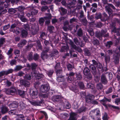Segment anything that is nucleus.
Segmentation results:
<instances>
[{
  "instance_id": "f257e3e1",
  "label": "nucleus",
  "mask_w": 120,
  "mask_h": 120,
  "mask_svg": "<svg viewBox=\"0 0 120 120\" xmlns=\"http://www.w3.org/2000/svg\"><path fill=\"white\" fill-rule=\"evenodd\" d=\"M109 7H111L113 9H115L116 8L114 6L111 4H108L107 5L105 6V8L106 11H107L108 14L110 15L112 14L113 11L112 9L110 8Z\"/></svg>"
},
{
  "instance_id": "f03ea898",
  "label": "nucleus",
  "mask_w": 120,
  "mask_h": 120,
  "mask_svg": "<svg viewBox=\"0 0 120 120\" xmlns=\"http://www.w3.org/2000/svg\"><path fill=\"white\" fill-rule=\"evenodd\" d=\"M32 74V76L33 77H34V76L35 77V78L38 79V80H40V79H41L44 77V76L42 74H39L38 72H37L36 71L33 72Z\"/></svg>"
},
{
  "instance_id": "7ed1b4c3",
  "label": "nucleus",
  "mask_w": 120,
  "mask_h": 120,
  "mask_svg": "<svg viewBox=\"0 0 120 120\" xmlns=\"http://www.w3.org/2000/svg\"><path fill=\"white\" fill-rule=\"evenodd\" d=\"M50 88L48 85H42L41 86L40 91L42 92H46Z\"/></svg>"
},
{
  "instance_id": "20e7f679",
  "label": "nucleus",
  "mask_w": 120,
  "mask_h": 120,
  "mask_svg": "<svg viewBox=\"0 0 120 120\" xmlns=\"http://www.w3.org/2000/svg\"><path fill=\"white\" fill-rule=\"evenodd\" d=\"M52 100L54 102H55L59 101L61 102L60 101L62 100V101L64 102L65 100L63 99L61 96H54Z\"/></svg>"
},
{
  "instance_id": "39448f33",
  "label": "nucleus",
  "mask_w": 120,
  "mask_h": 120,
  "mask_svg": "<svg viewBox=\"0 0 120 120\" xmlns=\"http://www.w3.org/2000/svg\"><path fill=\"white\" fill-rule=\"evenodd\" d=\"M76 3V1H73L71 3H69L67 4L66 7L68 8H74L75 6L74 5Z\"/></svg>"
},
{
  "instance_id": "423d86ee",
  "label": "nucleus",
  "mask_w": 120,
  "mask_h": 120,
  "mask_svg": "<svg viewBox=\"0 0 120 120\" xmlns=\"http://www.w3.org/2000/svg\"><path fill=\"white\" fill-rule=\"evenodd\" d=\"M13 70L12 69H9L8 71H3L0 72V76H1L4 75H7L11 73Z\"/></svg>"
},
{
  "instance_id": "0eeeda50",
  "label": "nucleus",
  "mask_w": 120,
  "mask_h": 120,
  "mask_svg": "<svg viewBox=\"0 0 120 120\" xmlns=\"http://www.w3.org/2000/svg\"><path fill=\"white\" fill-rule=\"evenodd\" d=\"M94 98V96L93 95L91 94L87 96L86 98V101L87 103H90Z\"/></svg>"
},
{
  "instance_id": "6e6552de",
  "label": "nucleus",
  "mask_w": 120,
  "mask_h": 120,
  "mask_svg": "<svg viewBox=\"0 0 120 120\" xmlns=\"http://www.w3.org/2000/svg\"><path fill=\"white\" fill-rule=\"evenodd\" d=\"M84 74L86 76L89 75L90 77V79L91 78V76L90 75V71L89 69L88 68H85L83 70Z\"/></svg>"
},
{
  "instance_id": "1a4fd4ad",
  "label": "nucleus",
  "mask_w": 120,
  "mask_h": 120,
  "mask_svg": "<svg viewBox=\"0 0 120 120\" xmlns=\"http://www.w3.org/2000/svg\"><path fill=\"white\" fill-rule=\"evenodd\" d=\"M76 114L74 112H71L70 114V117L68 120H76Z\"/></svg>"
},
{
  "instance_id": "9d476101",
  "label": "nucleus",
  "mask_w": 120,
  "mask_h": 120,
  "mask_svg": "<svg viewBox=\"0 0 120 120\" xmlns=\"http://www.w3.org/2000/svg\"><path fill=\"white\" fill-rule=\"evenodd\" d=\"M20 82L21 85H23L25 87H27L30 86L29 82L25 80H21L20 81Z\"/></svg>"
},
{
  "instance_id": "9b49d317",
  "label": "nucleus",
  "mask_w": 120,
  "mask_h": 120,
  "mask_svg": "<svg viewBox=\"0 0 120 120\" xmlns=\"http://www.w3.org/2000/svg\"><path fill=\"white\" fill-rule=\"evenodd\" d=\"M90 114L93 115H96L100 116V111L99 109H97L91 111L90 113Z\"/></svg>"
},
{
  "instance_id": "f8f14e48",
  "label": "nucleus",
  "mask_w": 120,
  "mask_h": 120,
  "mask_svg": "<svg viewBox=\"0 0 120 120\" xmlns=\"http://www.w3.org/2000/svg\"><path fill=\"white\" fill-rule=\"evenodd\" d=\"M120 55V53H118L117 54H114L113 59L114 62L116 64H118L119 63V56Z\"/></svg>"
},
{
  "instance_id": "ddd939ff",
  "label": "nucleus",
  "mask_w": 120,
  "mask_h": 120,
  "mask_svg": "<svg viewBox=\"0 0 120 120\" xmlns=\"http://www.w3.org/2000/svg\"><path fill=\"white\" fill-rule=\"evenodd\" d=\"M74 74V73L73 72H71L69 74H66L67 76H68V81L69 83L71 82L72 81H73L71 78V77L73 76Z\"/></svg>"
},
{
  "instance_id": "4468645a",
  "label": "nucleus",
  "mask_w": 120,
  "mask_h": 120,
  "mask_svg": "<svg viewBox=\"0 0 120 120\" xmlns=\"http://www.w3.org/2000/svg\"><path fill=\"white\" fill-rule=\"evenodd\" d=\"M111 99H107L106 98H104L103 99L100 101L101 103L105 106L106 108L107 107V106L106 103L107 101L110 102Z\"/></svg>"
},
{
  "instance_id": "2eb2a0df",
  "label": "nucleus",
  "mask_w": 120,
  "mask_h": 120,
  "mask_svg": "<svg viewBox=\"0 0 120 120\" xmlns=\"http://www.w3.org/2000/svg\"><path fill=\"white\" fill-rule=\"evenodd\" d=\"M49 50V49L45 51H43L42 53L41 54V57L43 60L46 59L47 57V55L46 54V53Z\"/></svg>"
},
{
  "instance_id": "dca6fc26",
  "label": "nucleus",
  "mask_w": 120,
  "mask_h": 120,
  "mask_svg": "<svg viewBox=\"0 0 120 120\" xmlns=\"http://www.w3.org/2000/svg\"><path fill=\"white\" fill-rule=\"evenodd\" d=\"M59 10L61 13L63 15H66L67 13V10L62 7L60 8Z\"/></svg>"
},
{
  "instance_id": "f3484780",
  "label": "nucleus",
  "mask_w": 120,
  "mask_h": 120,
  "mask_svg": "<svg viewBox=\"0 0 120 120\" xmlns=\"http://www.w3.org/2000/svg\"><path fill=\"white\" fill-rule=\"evenodd\" d=\"M38 93L37 91H33L31 94V96L32 98H35L38 97Z\"/></svg>"
},
{
  "instance_id": "a211bd4d",
  "label": "nucleus",
  "mask_w": 120,
  "mask_h": 120,
  "mask_svg": "<svg viewBox=\"0 0 120 120\" xmlns=\"http://www.w3.org/2000/svg\"><path fill=\"white\" fill-rule=\"evenodd\" d=\"M59 116V117L61 119H65L67 117L69 116V115L68 114L66 113H64V114H60Z\"/></svg>"
},
{
  "instance_id": "6ab92c4d",
  "label": "nucleus",
  "mask_w": 120,
  "mask_h": 120,
  "mask_svg": "<svg viewBox=\"0 0 120 120\" xmlns=\"http://www.w3.org/2000/svg\"><path fill=\"white\" fill-rule=\"evenodd\" d=\"M16 26V25L15 24H12L10 30L11 31L13 32L14 33L15 32L16 34H18L19 33V31L17 30H14L13 29V28L15 27Z\"/></svg>"
},
{
  "instance_id": "aec40b11",
  "label": "nucleus",
  "mask_w": 120,
  "mask_h": 120,
  "mask_svg": "<svg viewBox=\"0 0 120 120\" xmlns=\"http://www.w3.org/2000/svg\"><path fill=\"white\" fill-rule=\"evenodd\" d=\"M9 91L10 92V94L12 95L15 94L16 92V90L14 87L10 88L9 90Z\"/></svg>"
},
{
  "instance_id": "412c9836",
  "label": "nucleus",
  "mask_w": 120,
  "mask_h": 120,
  "mask_svg": "<svg viewBox=\"0 0 120 120\" xmlns=\"http://www.w3.org/2000/svg\"><path fill=\"white\" fill-rule=\"evenodd\" d=\"M62 105H63L64 107H65L67 109L70 108L71 107L70 104L68 102H65V103L63 102Z\"/></svg>"
},
{
  "instance_id": "4be33fe9",
  "label": "nucleus",
  "mask_w": 120,
  "mask_h": 120,
  "mask_svg": "<svg viewBox=\"0 0 120 120\" xmlns=\"http://www.w3.org/2000/svg\"><path fill=\"white\" fill-rule=\"evenodd\" d=\"M68 21H66L64 23V26L63 28L64 29L65 31L67 30L68 29H70L71 30L72 29V27H71L70 26H69L68 27L66 28V27H65V26L67 25L68 24Z\"/></svg>"
},
{
  "instance_id": "5701e85b",
  "label": "nucleus",
  "mask_w": 120,
  "mask_h": 120,
  "mask_svg": "<svg viewBox=\"0 0 120 120\" xmlns=\"http://www.w3.org/2000/svg\"><path fill=\"white\" fill-rule=\"evenodd\" d=\"M17 11L15 9L13 8L10 9L8 10V12L10 14H13L16 13Z\"/></svg>"
},
{
  "instance_id": "b1692460",
  "label": "nucleus",
  "mask_w": 120,
  "mask_h": 120,
  "mask_svg": "<svg viewBox=\"0 0 120 120\" xmlns=\"http://www.w3.org/2000/svg\"><path fill=\"white\" fill-rule=\"evenodd\" d=\"M26 43V41L25 40H23L18 45V46L20 48L22 47L23 45L25 44Z\"/></svg>"
},
{
  "instance_id": "393cba45",
  "label": "nucleus",
  "mask_w": 120,
  "mask_h": 120,
  "mask_svg": "<svg viewBox=\"0 0 120 120\" xmlns=\"http://www.w3.org/2000/svg\"><path fill=\"white\" fill-rule=\"evenodd\" d=\"M82 76L79 73H76V78L77 80H80L82 79Z\"/></svg>"
},
{
  "instance_id": "a878e982",
  "label": "nucleus",
  "mask_w": 120,
  "mask_h": 120,
  "mask_svg": "<svg viewBox=\"0 0 120 120\" xmlns=\"http://www.w3.org/2000/svg\"><path fill=\"white\" fill-rule=\"evenodd\" d=\"M91 72L94 75L96 74V69L95 66H93L91 67Z\"/></svg>"
},
{
  "instance_id": "bb28decb",
  "label": "nucleus",
  "mask_w": 120,
  "mask_h": 120,
  "mask_svg": "<svg viewBox=\"0 0 120 120\" xmlns=\"http://www.w3.org/2000/svg\"><path fill=\"white\" fill-rule=\"evenodd\" d=\"M101 79L102 83L105 84L107 82V81L104 75H102L101 77Z\"/></svg>"
},
{
  "instance_id": "cd10ccee",
  "label": "nucleus",
  "mask_w": 120,
  "mask_h": 120,
  "mask_svg": "<svg viewBox=\"0 0 120 120\" xmlns=\"http://www.w3.org/2000/svg\"><path fill=\"white\" fill-rule=\"evenodd\" d=\"M8 110L6 106H4L2 107L1 112L3 113H4Z\"/></svg>"
},
{
  "instance_id": "c85d7f7f",
  "label": "nucleus",
  "mask_w": 120,
  "mask_h": 120,
  "mask_svg": "<svg viewBox=\"0 0 120 120\" xmlns=\"http://www.w3.org/2000/svg\"><path fill=\"white\" fill-rule=\"evenodd\" d=\"M57 81L59 82H61L64 80L63 77L60 76H58L57 78Z\"/></svg>"
},
{
  "instance_id": "c756f323",
  "label": "nucleus",
  "mask_w": 120,
  "mask_h": 120,
  "mask_svg": "<svg viewBox=\"0 0 120 120\" xmlns=\"http://www.w3.org/2000/svg\"><path fill=\"white\" fill-rule=\"evenodd\" d=\"M19 94L22 97H24L25 95V92L24 91L20 90H18Z\"/></svg>"
},
{
  "instance_id": "7c9ffc66",
  "label": "nucleus",
  "mask_w": 120,
  "mask_h": 120,
  "mask_svg": "<svg viewBox=\"0 0 120 120\" xmlns=\"http://www.w3.org/2000/svg\"><path fill=\"white\" fill-rule=\"evenodd\" d=\"M45 19L47 20L45 22L46 24H48L50 23V21L49 19L51 18V16L50 15L49 17H44Z\"/></svg>"
},
{
  "instance_id": "2f4dec72",
  "label": "nucleus",
  "mask_w": 120,
  "mask_h": 120,
  "mask_svg": "<svg viewBox=\"0 0 120 120\" xmlns=\"http://www.w3.org/2000/svg\"><path fill=\"white\" fill-rule=\"evenodd\" d=\"M87 86V87L88 88H90L93 89L94 88V84H91V83H88Z\"/></svg>"
},
{
  "instance_id": "473e14b6",
  "label": "nucleus",
  "mask_w": 120,
  "mask_h": 120,
  "mask_svg": "<svg viewBox=\"0 0 120 120\" xmlns=\"http://www.w3.org/2000/svg\"><path fill=\"white\" fill-rule=\"evenodd\" d=\"M54 27L52 26H49L48 27V29L50 33H53V30H54Z\"/></svg>"
},
{
  "instance_id": "72a5a7b5",
  "label": "nucleus",
  "mask_w": 120,
  "mask_h": 120,
  "mask_svg": "<svg viewBox=\"0 0 120 120\" xmlns=\"http://www.w3.org/2000/svg\"><path fill=\"white\" fill-rule=\"evenodd\" d=\"M98 70L99 71H101L102 70V65L99 63L98 64L97 66H96Z\"/></svg>"
},
{
  "instance_id": "f704fd0d",
  "label": "nucleus",
  "mask_w": 120,
  "mask_h": 120,
  "mask_svg": "<svg viewBox=\"0 0 120 120\" xmlns=\"http://www.w3.org/2000/svg\"><path fill=\"white\" fill-rule=\"evenodd\" d=\"M27 34V33L26 31L23 30L22 31V35L23 37H26Z\"/></svg>"
},
{
  "instance_id": "c9c22d12",
  "label": "nucleus",
  "mask_w": 120,
  "mask_h": 120,
  "mask_svg": "<svg viewBox=\"0 0 120 120\" xmlns=\"http://www.w3.org/2000/svg\"><path fill=\"white\" fill-rule=\"evenodd\" d=\"M112 43L111 41L107 42L105 44V46L107 48H109L112 45Z\"/></svg>"
},
{
  "instance_id": "e433bc0d",
  "label": "nucleus",
  "mask_w": 120,
  "mask_h": 120,
  "mask_svg": "<svg viewBox=\"0 0 120 120\" xmlns=\"http://www.w3.org/2000/svg\"><path fill=\"white\" fill-rule=\"evenodd\" d=\"M86 6L84 5L83 6V8L85 11L86 10V8H90V5L89 3H87L86 4Z\"/></svg>"
},
{
  "instance_id": "4c0bfd02",
  "label": "nucleus",
  "mask_w": 120,
  "mask_h": 120,
  "mask_svg": "<svg viewBox=\"0 0 120 120\" xmlns=\"http://www.w3.org/2000/svg\"><path fill=\"white\" fill-rule=\"evenodd\" d=\"M118 31V29H116L115 27H114L113 29L112 30V32H114V33H116L117 32V35L118 36H119L120 34Z\"/></svg>"
},
{
  "instance_id": "58836bf2",
  "label": "nucleus",
  "mask_w": 120,
  "mask_h": 120,
  "mask_svg": "<svg viewBox=\"0 0 120 120\" xmlns=\"http://www.w3.org/2000/svg\"><path fill=\"white\" fill-rule=\"evenodd\" d=\"M17 105L16 103H12L9 105V107H10L15 108L17 106Z\"/></svg>"
},
{
  "instance_id": "ea45409f",
  "label": "nucleus",
  "mask_w": 120,
  "mask_h": 120,
  "mask_svg": "<svg viewBox=\"0 0 120 120\" xmlns=\"http://www.w3.org/2000/svg\"><path fill=\"white\" fill-rule=\"evenodd\" d=\"M62 71L61 70H58L56 71V73L57 76L61 75Z\"/></svg>"
},
{
  "instance_id": "a19ab883",
  "label": "nucleus",
  "mask_w": 120,
  "mask_h": 120,
  "mask_svg": "<svg viewBox=\"0 0 120 120\" xmlns=\"http://www.w3.org/2000/svg\"><path fill=\"white\" fill-rule=\"evenodd\" d=\"M77 34L79 37H81L82 35V30L80 29L78 32Z\"/></svg>"
},
{
  "instance_id": "79ce46f5",
  "label": "nucleus",
  "mask_w": 120,
  "mask_h": 120,
  "mask_svg": "<svg viewBox=\"0 0 120 120\" xmlns=\"http://www.w3.org/2000/svg\"><path fill=\"white\" fill-rule=\"evenodd\" d=\"M97 87L98 90H101L102 87V84L101 83L97 84Z\"/></svg>"
},
{
  "instance_id": "37998d69",
  "label": "nucleus",
  "mask_w": 120,
  "mask_h": 120,
  "mask_svg": "<svg viewBox=\"0 0 120 120\" xmlns=\"http://www.w3.org/2000/svg\"><path fill=\"white\" fill-rule=\"evenodd\" d=\"M45 19L44 18H41L39 20V22L40 24L41 25H42L44 22V21Z\"/></svg>"
},
{
  "instance_id": "c03bdc74",
  "label": "nucleus",
  "mask_w": 120,
  "mask_h": 120,
  "mask_svg": "<svg viewBox=\"0 0 120 120\" xmlns=\"http://www.w3.org/2000/svg\"><path fill=\"white\" fill-rule=\"evenodd\" d=\"M78 84L80 88L82 89L84 87V86L83 83L79 82L78 83Z\"/></svg>"
},
{
  "instance_id": "a18cd8bd",
  "label": "nucleus",
  "mask_w": 120,
  "mask_h": 120,
  "mask_svg": "<svg viewBox=\"0 0 120 120\" xmlns=\"http://www.w3.org/2000/svg\"><path fill=\"white\" fill-rule=\"evenodd\" d=\"M37 66V65L35 63H33L31 64V67L32 70H34Z\"/></svg>"
},
{
  "instance_id": "49530a36",
  "label": "nucleus",
  "mask_w": 120,
  "mask_h": 120,
  "mask_svg": "<svg viewBox=\"0 0 120 120\" xmlns=\"http://www.w3.org/2000/svg\"><path fill=\"white\" fill-rule=\"evenodd\" d=\"M105 60L106 63H108L110 60V57L108 56H105Z\"/></svg>"
},
{
  "instance_id": "de8ad7c7",
  "label": "nucleus",
  "mask_w": 120,
  "mask_h": 120,
  "mask_svg": "<svg viewBox=\"0 0 120 120\" xmlns=\"http://www.w3.org/2000/svg\"><path fill=\"white\" fill-rule=\"evenodd\" d=\"M24 116L23 115H19L18 116V120H23L24 119Z\"/></svg>"
},
{
  "instance_id": "09e8293b",
  "label": "nucleus",
  "mask_w": 120,
  "mask_h": 120,
  "mask_svg": "<svg viewBox=\"0 0 120 120\" xmlns=\"http://www.w3.org/2000/svg\"><path fill=\"white\" fill-rule=\"evenodd\" d=\"M85 54L87 56H89L90 54V53L89 51L87 49H86L84 51Z\"/></svg>"
},
{
  "instance_id": "8fccbe9b",
  "label": "nucleus",
  "mask_w": 120,
  "mask_h": 120,
  "mask_svg": "<svg viewBox=\"0 0 120 120\" xmlns=\"http://www.w3.org/2000/svg\"><path fill=\"white\" fill-rule=\"evenodd\" d=\"M5 42V39L4 38H1L0 40V47Z\"/></svg>"
},
{
  "instance_id": "3c124183",
  "label": "nucleus",
  "mask_w": 120,
  "mask_h": 120,
  "mask_svg": "<svg viewBox=\"0 0 120 120\" xmlns=\"http://www.w3.org/2000/svg\"><path fill=\"white\" fill-rule=\"evenodd\" d=\"M48 1L46 2L45 0H43L41 1V4L43 5H45L48 4H49Z\"/></svg>"
},
{
  "instance_id": "603ef678",
  "label": "nucleus",
  "mask_w": 120,
  "mask_h": 120,
  "mask_svg": "<svg viewBox=\"0 0 120 120\" xmlns=\"http://www.w3.org/2000/svg\"><path fill=\"white\" fill-rule=\"evenodd\" d=\"M38 12V11L36 10H33L31 12V15H37Z\"/></svg>"
},
{
  "instance_id": "864d4df0",
  "label": "nucleus",
  "mask_w": 120,
  "mask_h": 120,
  "mask_svg": "<svg viewBox=\"0 0 120 120\" xmlns=\"http://www.w3.org/2000/svg\"><path fill=\"white\" fill-rule=\"evenodd\" d=\"M120 102V98H116L115 99V103L117 105H118Z\"/></svg>"
},
{
  "instance_id": "5fc2aeb1",
  "label": "nucleus",
  "mask_w": 120,
  "mask_h": 120,
  "mask_svg": "<svg viewBox=\"0 0 120 120\" xmlns=\"http://www.w3.org/2000/svg\"><path fill=\"white\" fill-rule=\"evenodd\" d=\"M33 53H30L28 56V58L29 60H31L32 59V55Z\"/></svg>"
},
{
  "instance_id": "6e6d98bb",
  "label": "nucleus",
  "mask_w": 120,
  "mask_h": 120,
  "mask_svg": "<svg viewBox=\"0 0 120 120\" xmlns=\"http://www.w3.org/2000/svg\"><path fill=\"white\" fill-rule=\"evenodd\" d=\"M31 76L30 75H25L24 79H25L30 80L31 79Z\"/></svg>"
},
{
  "instance_id": "4d7b16f0",
  "label": "nucleus",
  "mask_w": 120,
  "mask_h": 120,
  "mask_svg": "<svg viewBox=\"0 0 120 120\" xmlns=\"http://www.w3.org/2000/svg\"><path fill=\"white\" fill-rule=\"evenodd\" d=\"M112 91V87L109 88L108 90L106 92V94H107L111 93Z\"/></svg>"
},
{
  "instance_id": "13d9d810",
  "label": "nucleus",
  "mask_w": 120,
  "mask_h": 120,
  "mask_svg": "<svg viewBox=\"0 0 120 120\" xmlns=\"http://www.w3.org/2000/svg\"><path fill=\"white\" fill-rule=\"evenodd\" d=\"M22 68V67L21 66H16L15 69V70L18 71L21 69Z\"/></svg>"
},
{
  "instance_id": "bf43d9fd",
  "label": "nucleus",
  "mask_w": 120,
  "mask_h": 120,
  "mask_svg": "<svg viewBox=\"0 0 120 120\" xmlns=\"http://www.w3.org/2000/svg\"><path fill=\"white\" fill-rule=\"evenodd\" d=\"M16 61L15 60H12L10 62V64L11 65L16 64Z\"/></svg>"
},
{
  "instance_id": "052dcab7",
  "label": "nucleus",
  "mask_w": 120,
  "mask_h": 120,
  "mask_svg": "<svg viewBox=\"0 0 120 120\" xmlns=\"http://www.w3.org/2000/svg\"><path fill=\"white\" fill-rule=\"evenodd\" d=\"M20 19L23 22H26L27 19L24 17L23 16L21 17Z\"/></svg>"
},
{
  "instance_id": "680f3d73",
  "label": "nucleus",
  "mask_w": 120,
  "mask_h": 120,
  "mask_svg": "<svg viewBox=\"0 0 120 120\" xmlns=\"http://www.w3.org/2000/svg\"><path fill=\"white\" fill-rule=\"evenodd\" d=\"M67 68L68 70H71L73 68V66L70 64H69L67 65Z\"/></svg>"
},
{
  "instance_id": "e2e57ef3",
  "label": "nucleus",
  "mask_w": 120,
  "mask_h": 120,
  "mask_svg": "<svg viewBox=\"0 0 120 120\" xmlns=\"http://www.w3.org/2000/svg\"><path fill=\"white\" fill-rule=\"evenodd\" d=\"M10 26L9 24H8V25L5 26L3 27V30H6L8 29L10 27Z\"/></svg>"
},
{
  "instance_id": "0e129e2a",
  "label": "nucleus",
  "mask_w": 120,
  "mask_h": 120,
  "mask_svg": "<svg viewBox=\"0 0 120 120\" xmlns=\"http://www.w3.org/2000/svg\"><path fill=\"white\" fill-rule=\"evenodd\" d=\"M80 94L81 96L83 98H85L86 97L85 93L84 92H81L80 93Z\"/></svg>"
},
{
  "instance_id": "69168bd1",
  "label": "nucleus",
  "mask_w": 120,
  "mask_h": 120,
  "mask_svg": "<svg viewBox=\"0 0 120 120\" xmlns=\"http://www.w3.org/2000/svg\"><path fill=\"white\" fill-rule=\"evenodd\" d=\"M103 120H107V114L105 113L103 117Z\"/></svg>"
},
{
  "instance_id": "338daca9",
  "label": "nucleus",
  "mask_w": 120,
  "mask_h": 120,
  "mask_svg": "<svg viewBox=\"0 0 120 120\" xmlns=\"http://www.w3.org/2000/svg\"><path fill=\"white\" fill-rule=\"evenodd\" d=\"M48 8V7L47 6H45L43 7H42L41 8V11H44L45 10H46Z\"/></svg>"
},
{
  "instance_id": "774afa93",
  "label": "nucleus",
  "mask_w": 120,
  "mask_h": 120,
  "mask_svg": "<svg viewBox=\"0 0 120 120\" xmlns=\"http://www.w3.org/2000/svg\"><path fill=\"white\" fill-rule=\"evenodd\" d=\"M88 31L91 35L93 36L94 34V33L92 30H88Z\"/></svg>"
}]
</instances>
